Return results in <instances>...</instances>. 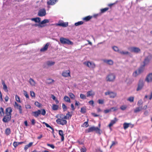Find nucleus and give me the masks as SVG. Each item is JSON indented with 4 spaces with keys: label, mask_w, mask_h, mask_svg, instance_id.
Here are the masks:
<instances>
[{
    "label": "nucleus",
    "mask_w": 152,
    "mask_h": 152,
    "mask_svg": "<svg viewBox=\"0 0 152 152\" xmlns=\"http://www.w3.org/2000/svg\"><path fill=\"white\" fill-rule=\"evenodd\" d=\"M2 83L3 85L4 90L6 91H8L7 86L5 84L4 82V81L2 82Z\"/></svg>",
    "instance_id": "nucleus-32"
},
{
    "label": "nucleus",
    "mask_w": 152,
    "mask_h": 152,
    "mask_svg": "<svg viewBox=\"0 0 152 152\" xmlns=\"http://www.w3.org/2000/svg\"><path fill=\"white\" fill-rule=\"evenodd\" d=\"M95 131L96 133L100 135L102 131L98 127H96L94 126H92L89 128L86 131V132L89 133Z\"/></svg>",
    "instance_id": "nucleus-2"
},
{
    "label": "nucleus",
    "mask_w": 152,
    "mask_h": 152,
    "mask_svg": "<svg viewBox=\"0 0 152 152\" xmlns=\"http://www.w3.org/2000/svg\"><path fill=\"white\" fill-rule=\"evenodd\" d=\"M80 97L81 99H86V96L82 94H80Z\"/></svg>",
    "instance_id": "nucleus-45"
},
{
    "label": "nucleus",
    "mask_w": 152,
    "mask_h": 152,
    "mask_svg": "<svg viewBox=\"0 0 152 152\" xmlns=\"http://www.w3.org/2000/svg\"><path fill=\"white\" fill-rule=\"evenodd\" d=\"M62 107L64 111H66L67 110V107L66 106L64 103L62 104Z\"/></svg>",
    "instance_id": "nucleus-50"
},
{
    "label": "nucleus",
    "mask_w": 152,
    "mask_h": 152,
    "mask_svg": "<svg viewBox=\"0 0 152 152\" xmlns=\"http://www.w3.org/2000/svg\"><path fill=\"white\" fill-rule=\"evenodd\" d=\"M92 17V16L89 15L84 18L83 19L86 21H89Z\"/></svg>",
    "instance_id": "nucleus-27"
},
{
    "label": "nucleus",
    "mask_w": 152,
    "mask_h": 152,
    "mask_svg": "<svg viewBox=\"0 0 152 152\" xmlns=\"http://www.w3.org/2000/svg\"><path fill=\"white\" fill-rule=\"evenodd\" d=\"M89 126V124H88V120L87 121H86L85 122L83 125H82V126L83 127H88Z\"/></svg>",
    "instance_id": "nucleus-37"
},
{
    "label": "nucleus",
    "mask_w": 152,
    "mask_h": 152,
    "mask_svg": "<svg viewBox=\"0 0 152 152\" xmlns=\"http://www.w3.org/2000/svg\"><path fill=\"white\" fill-rule=\"evenodd\" d=\"M60 118H58L56 120V123L58 124L62 125L66 124L67 123V121L62 118L61 116L60 117Z\"/></svg>",
    "instance_id": "nucleus-7"
},
{
    "label": "nucleus",
    "mask_w": 152,
    "mask_h": 152,
    "mask_svg": "<svg viewBox=\"0 0 152 152\" xmlns=\"http://www.w3.org/2000/svg\"><path fill=\"white\" fill-rule=\"evenodd\" d=\"M126 108V107L125 105H122L120 107V109L122 110H124Z\"/></svg>",
    "instance_id": "nucleus-56"
},
{
    "label": "nucleus",
    "mask_w": 152,
    "mask_h": 152,
    "mask_svg": "<svg viewBox=\"0 0 152 152\" xmlns=\"http://www.w3.org/2000/svg\"><path fill=\"white\" fill-rule=\"evenodd\" d=\"M49 45V43H47L44 47L41 49L40 51L43 52L46 51L48 48Z\"/></svg>",
    "instance_id": "nucleus-22"
},
{
    "label": "nucleus",
    "mask_w": 152,
    "mask_h": 152,
    "mask_svg": "<svg viewBox=\"0 0 152 152\" xmlns=\"http://www.w3.org/2000/svg\"><path fill=\"white\" fill-rule=\"evenodd\" d=\"M58 105L55 104H53V106L52 107V109L53 110H56L58 109Z\"/></svg>",
    "instance_id": "nucleus-35"
},
{
    "label": "nucleus",
    "mask_w": 152,
    "mask_h": 152,
    "mask_svg": "<svg viewBox=\"0 0 152 152\" xmlns=\"http://www.w3.org/2000/svg\"><path fill=\"white\" fill-rule=\"evenodd\" d=\"M143 86L144 82L142 80H140L138 85V87L136 89V91H138L141 90Z\"/></svg>",
    "instance_id": "nucleus-12"
},
{
    "label": "nucleus",
    "mask_w": 152,
    "mask_h": 152,
    "mask_svg": "<svg viewBox=\"0 0 152 152\" xmlns=\"http://www.w3.org/2000/svg\"><path fill=\"white\" fill-rule=\"evenodd\" d=\"M115 77L114 74L110 73L106 77V80L107 81L113 82L115 80Z\"/></svg>",
    "instance_id": "nucleus-5"
},
{
    "label": "nucleus",
    "mask_w": 152,
    "mask_h": 152,
    "mask_svg": "<svg viewBox=\"0 0 152 152\" xmlns=\"http://www.w3.org/2000/svg\"><path fill=\"white\" fill-rule=\"evenodd\" d=\"M143 102L141 99L139 100L137 102V105L138 106H141V105L142 104Z\"/></svg>",
    "instance_id": "nucleus-46"
},
{
    "label": "nucleus",
    "mask_w": 152,
    "mask_h": 152,
    "mask_svg": "<svg viewBox=\"0 0 152 152\" xmlns=\"http://www.w3.org/2000/svg\"><path fill=\"white\" fill-rule=\"evenodd\" d=\"M117 121V119L116 118H115L114 120H112L110 123L108 125L109 127H110L112 126Z\"/></svg>",
    "instance_id": "nucleus-21"
},
{
    "label": "nucleus",
    "mask_w": 152,
    "mask_h": 152,
    "mask_svg": "<svg viewBox=\"0 0 152 152\" xmlns=\"http://www.w3.org/2000/svg\"><path fill=\"white\" fill-rule=\"evenodd\" d=\"M152 58V55H150L148 56L144 59L143 63V64L142 65V67H144L145 65L148 64L150 62V61Z\"/></svg>",
    "instance_id": "nucleus-6"
},
{
    "label": "nucleus",
    "mask_w": 152,
    "mask_h": 152,
    "mask_svg": "<svg viewBox=\"0 0 152 152\" xmlns=\"http://www.w3.org/2000/svg\"><path fill=\"white\" fill-rule=\"evenodd\" d=\"M111 111L110 108V109L106 110H104V113H107Z\"/></svg>",
    "instance_id": "nucleus-63"
},
{
    "label": "nucleus",
    "mask_w": 152,
    "mask_h": 152,
    "mask_svg": "<svg viewBox=\"0 0 152 152\" xmlns=\"http://www.w3.org/2000/svg\"><path fill=\"white\" fill-rule=\"evenodd\" d=\"M72 115L70 114V112H68V113L66 114V116L68 117V119L70 118Z\"/></svg>",
    "instance_id": "nucleus-58"
},
{
    "label": "nucleus",
    "mask_w": 152,
    "mask_h": 152,
    "mask_svg": "<svg viewBox=\"0 0 152 152\" xmlns=\"http://www.w3.org/2000/svg\"><path fill=\"white\" fill-rule=\"evenodd\" d=\"M130 51L131 52L137 53L140 51V49L138 48L132 47L130 48Z\"/></svg>",
    "instance_id": "nucleus-18"
},
{
    "label": "nucleus",
    "mask_w": 152,
    "mask_h": 152,
    "mask_svg": "<svg viewBox=\"0 0 152 152\" xmlns=\"http://www.w3.org/2000/svg\"><path fill=\"white\" fill-rule=\"evenodd\" d=\"M119 53L121 54L126 55L127 54L129 53V52L128 51H120L119 52Z\"/></svg>",
    "instance_id": "nucleus-49"
},
{
    "label": "nucleus",
    "mask_w": 152,
    "mask_h": 152,
    "mask_svg": "<svg viewBox=\"0 0 152 152\" xmlns=\"http://www.w3.org/2000/svg\"><path fill=\"white\" fill-rule=\"evenodd\" d=\"M105 95H109L110 97L111 98H113L115 97L117 95V94L115 92L108 91L105 93Z\"/></svg>",
    "instance_id": "nucleus-9"
},
{
    "label": "nucleus",
    "mask_w": 152,
    "mask_h": 152,
    "mask_svg": "<svg viewBox=\"0 0 152 152\" xmlns=\"http://www.w3.org/2000/svg\"><path fill=\"white\" fill-rule=\"evenodd\" d=\"M24 94L26 98H29V95L28 94L27 92L26 91H24Z\"/></svg>",
    "instance_id": "nucleus-55"
},
{
    "label": "nucleus",
    "mask_w": 152,
    "mask_h": 152,
    "mask_svg": "<svg viewBox=\"0 0 152 152\" xmlns=\"http://www.w3.org/2000/svg\"><path fill=\"white\" fill-rule=\"evenodd\" d=\"M145 80L148 83L152 81V73H150L147 75Z\"/></svg>",
    "instance_id": "nucleus-17"
},
{
    "label": "nucleus",
    "mask_w": 152,
    "mask_h": 152,
    "mask_svg": "<svg viewBox=\"0 0 152 152\" xmlns=\"http://www.w3.org/2000/svg\"><path fill=\"white\" fill-rule=\"evenodd\" d=\"M47 146L50 147L53 149H54L55 148L53 144H50L48 143L47 144Z\"/></svg>",
    "instance_id": "nucleus-60"
},
{
    "label": "nucleus",
    "mask_w": 152,
    "mask_h": 152,
    "mask_svg": "<svg viewBox=\"0 0 152 152\" xmlns=\"http://www.w3.org/2000/svg\"><path fill=\"white\" fill-rule=\"evenodd\" d=\"M25 108L26 109H30L31 108V106L29 104H26L25 105Z\"/></svg>",
    "instance_id": "nucleus-57"
},
{
    "label": "nucleus",
    "mask_w": 152,
    "mask_h": 152,
    "mask_svg": "<svg viewBox=\"0 0 152 152\" xmlns=\"http://www.w3.org/2000/svg\"><path fill=\"white\" fill-rule=\"evenodd\" d=\"M9 97L7 95L6 96L5 98V100L6 102H7L8 101Z\"/></svg>",
    "instance_id": "nucleus-64"
},
{
    "label": "nucleus",
    "mask_w": 152,
    "mask_h": 152,
    "mask_svg": "<svg viewBox=\"0 0 152 152\" xmlns=\"http://www.w3.org/2000/svg\"><path fill=\"white\" fill-rule=\"evenodd\" d=\"M13 145L16 148L19 145L18 142H14L13 144Z\"/></svg>",
    "instance_id": "nucleus-53"
},
{
    "label": "nucleus",
    "mask_w": 152,
    "mask_h": 152,
    "mask_svg": "<svg viewBox=\"0 0 152 152\" xmlns=\"http://www.w3.org/2000/svg\"><path fill=\"white\" fill-rule=\"evenodd\" d=\"M94 94H95L94 92L92 90L88 91L87 92V97H89L90 96H92L93 97Z\"/></svg>",
    "instance_id": "nucleus-24"
},
{
    "label": "nucleus",
    "mask_w": 152,
    "mask_h": 152,
    "mask_svg": "<svg viewBox=\"0 0 152 152\" xmlns=\"http://www.w3.org/2000/svg\"><path fill=\"white\" fill-rule=\"evenodd\" d=\"M64 100L66 102L70 103V100L69 97L67 96H65L64 98Z\"/></svg>",
    "instance_id": "nucleus-29"
},
{
    "label": "nucleus",
    "mask_w": 152,
    "mask_h": 152,
    "mask_svg": "<svg viewBox=\"0 0 152 152\" xmlns=\"http://www.w3.org/2000/svg\"><path fill=\"white\" fill-rule=\"evenodd\" d=\"M86 109L85 107H83L81 108L80 112L84 114L86 113Z\"/></svg>",
    "instance_id": "nucleus-43"
},
{
    "label": "nucleus",
    "mask_w": 152,
    "mask_h": 152,
    "mask_svg": "<svg viewBox=\"0 0 152 152\" xmlns=\"http://www.w3.org/2000/svg\"><path fill=\"white\" fill-rule=\"evenodd\" d=\"M68 22H64L63 21L60 20L58 21V23L56 24L57 26H59L63 27H66L68 26Z\"/></svg>",
    "instance_id": "nucleus-11"
},
{
    "label": "nucleus",
    "mask_w": 152,
    "mask_h": 152,
    "mask_svg": "<svg viewBox=\"0 0 152 152\" xmlns=\"http://www.w3.org/2000/svg\"><path fill=\"white\" fill-rule=\"evenodd\" d=\"M30 93H31V94H30L31 96H32L33 97H34L35 96V94L34 92L31 91Z\"/></svg>",
    "instance_id": "nucleus-62"
},
{
    "label": "nucleus",
    "mask_w": 152,
    "mask_h": 152,
    "mask_svg": "<svg viewBox=\"0 0 152 152\" xmlns=\"http://www.w3.org/2000/svg\"><path fill=\"white\" fill-rule=\"evenodd\" d=\"M143 70V68L141 67L139 68L137 71H136L133 74V75L134 77H136L138 75L142 72Z\"/></svg>",
    "instance_id": "nucleus-15"
},
{
    "label": "nucleus",
    "mask_w": 152,
    "mask_h": 152,
    "mask_svg": "<svg viewBox=\"0 0 152 152\" xmlns=\"http://www.w3.org/2000/svg\"><path fill=\"white\" fill-rule=\"evenodd\" d=\"M83 22L82 21H78L77 23H75V25L76 26H77L81 25H82L83 24Z\"/></svg>",
    "instance_id": "nucleus-41"
},
{
    "label": "nucleus",
    "mask_w": 152,
    "mask_h": 152,
    "mask_svg": "<svg viewBox=\"0 0 152 152\" xmlns=\"http://www.w3.org/2000/svg\"><path fill=\"white\" fill-rule=\"evenodd\" d=\"M58 133L59 135L61 136V141H63L64 140L63 131L62 130H59Z\"/></svg>",
    "instance_id": "nucleus-20"
},
{
    "label": "nucleus",
    "mask_w": 152,
    "mask_h": 152,
    "mask_svg": "<svg viewBox=\"0 0 152 152\" xmlns=\"http://www.w3.org/2000/svg\"><path fill=\"white\" fill-rule=\"evenodd\" d=\"M43 124L45 125L47 127L49 128L50 129H52L53 131H54V129L53 128H52V127H51L47 123H45V122H44L42 123Z\"/></svg>",
    "instance_id": "nucleus-34"
},
{
    "label": "nucleus",
    "mask_w": 152,
    "mask_h": 152,
    "mask_svg": "<svg viewBox=\"0 0 152 152\" xmlns=\"http://www.w3.org/2000/svg\"><path fill=\"white\" fill-rule=\"evenodd\" d=\"M5 111L6 115L4 117L2 121L6 123H8L11 120L12 109L11 107H7Z\"/></svg>",
    "instance_id": "nucleus-1"
},
{
    "label": "nucleus",
    "mask_w": 152,
    "mask_h": 152,
    "mask_svg": "<svg viewBox=\"0 0 152 152\" xmlns=\"http://www.w3.org/2000/svg\"><path fill=\"white\" fill-rule=\"evenodd\" d=\"M127 100L130 102H133L134 100V97L133 96L129 97L128 99Z\"/></svg>",
    "instance_id": "nucleus-44"
},
{
    "label": "nucleus",
    "mask_w": 152,
    "mask_h": 152,
    "mask_svg": "<svg viewBox=\"0 0 152 152\" xmlns=\"http://www.w3.org/2000/svg\"><path fill=\"white\" fill-rule=\"evenodd\" d=\"M32 21H34L36 23H40L41 21V18H36L31 19Z\"/></svg>",
    "instance_id": "nucleus-26"
},
{
    "label": "nucleus",
    "mask_w": 152,
    "mask_h": 152,
    "mask_svg": "<svg viewBox=\"0 0 152 152\" xmlns=\"http://www.w3.org/2000/svg\"><path fill=\"white\" fill-rule=\"evenodd\" d=\"M103 61L104 62L106 63L107 64L110 65H112L113 64V60H104Z\"/></svg>",
    "instance_id": "nucleus-23"
},
{
    "label": "nucleus",
    "mask_w": 152,
    "mask_h": 152,
    "mask_svg": "<svg viewBox=\"0 0 152 152\" xmlns=\"http://www.w3.org/2000/svg\"><path fill=\"white\" fill-rule=\"evenodd\" d=\"M50 21L48 19H44V20H42V22H41V24H45L46 23H48Z\"/></svg>",
    "instance_id": "nucleus-40"
},
{
    "label": "nucleus",
    "mask_w": 152,
    "mask_h": 152,
    "mask_svg": "<svg viewBox=\"0 0 152 152\" xmlns=\"http://www.w3.org/2000/svg\"><path fill=\"white\" fill-rule=\"evenodd\" d=\"M117 144H118V142L116 141H112V143L111 146H110V148H111L113 146Z\"/></svg>",
    "instance_id": "nucleus-48"
},
{
    "label": "nucleus",
    "mask_w": 152,
    "mask_h": 152,
    "mask_svg": "<svg viewBox=\"0 0 152 152\" xmlns=\"http://www.w3.org/2000/svg\"><path fill=\"white\" fill-rule=\"evenodd\" d=\"M111 110H113V111H115L118 110V108L116 107H112L110 108Z\"/></svg>",
    "instance_id": "nucleus-61"
},
{
    "label": "nucleus",
    "mask_w": 152,
    "mask_h": 152,
    "mask_svg": "<svg viewBox=\"0 0 152 152\" xmlns=\"http://www.w3.org/2000/svg\"><path fill=\"white\" fill-rule=\"evenodd\" d=\"M34 104L37 107L39 108H40L41 107L42 104L38 102H36L34 103Z\"/></svg>",
    "instance_id": "nucleus-39"
},
{
    "label": "nucleus",
    "mask_w": 152,
    "mask_h": 152,
    "mask_svg": "<svg viewBox=\"0 0 152 152\" xmlns=\"http://www.w3.org/2000/svg\"><path fill=\"white\" fill-rule=\"evenodd\" d=\"M109 9L108 7H106L101 10V13H104L108 10Z\"/></svg>",
    "instance_id": "nucleus-36"
},
{
    "label": "nucleus",
    "mask_w": 152,
    "mask_h": 152,
    "mask_svg": "<svg viewBox=\"0 0 152 152\" xmlns=\"http://www.w3.org/2000/svg\"><path fill=\"white\" fill-rule=\"evenodd\" d=\"M5 133L6 135H9L11 133L10 129L9 128H7L5 130Z\"/></svg>",
    "instance_id": "nucleus-30"
},
{
    "label": "nucleus",
    "mask_w": 152,
    "mask_h": 152,
    "mask_svg": "<svg viewBox=\"0 0 152 152\" xmlns=\"http://www.w3.org/2000/svg\"><path fill=\"white\" fill-rule=\"evenodd\" d=\"M4 114V110L2 107L0 108V116H2Z\"/></svg>",
    "instance_id": "nucleus-38"
},
{
    "label": "nucleus",
    "mask_w": 152,
    "mask_h": 152,
    "mask_svg": "<svg viewBox=\"0 0 152 152\" xmlns=\"http://www.w3.org/2000/svg\"><path fill=\"white\" fill-rule=\"evenodd\" d=\"M147 107V105H145L143 107L142 106H139V107H136L134 110V112L136 113L141 111L142 110H145L146 109Z\"/></svg>",
    "instance_id": "nucleus-8"
},
{
    "label": "nucleus",
    "mask_w": 152,
    "mask_h": 152,
    "mask_svg": "<svg viewBox=\"0 0 152 152\" xmlns=\"http://www.w3.org/2000/svg\"><path fill=\"white\" fill-rule=\"evenodd\" d=\"M38 15L40 17L44 16L46 15V11L45 9H42L39 10L38 13Z\"/></svg>",
    "instance_id": "nucleus-16"
},
{
    "label": "nucleus",
    "mask_w": 152,
    "mask_h": 152,
    "mask_svg": "<svg viewBox=\"0 0 152 152\" xmlns=\"http://www.w3.org/2000/svg\"><path fill=\"white\" fill-rule=\"evenodd\" d=\"M113 49L115 51L118 52L119 53L120 51L118 47L116 46H114L113 47Z\"/></svg>",
    "instance_id": "nucleus-47"
},
{
    "label": "nucleus",
    "mask_w": 152,
    "mask_h": 152,
    "mask_svg": "<svg viewBox=\"0 0 152 152\" xmlns=\"http://www.w3.org/2000/svg\"><path fill=\"white\" fill-rule=\"evenodd\" d=\"M55 63L54 62L51 61H48L47 62L46 64L48 66H51L53 65Z\"/></svg>",
    "instance_id": "nucleus-31"
},
{
    "label": "nucleus",
    "mask_w": 152,
    "mask_h": 152,
    "mask_svg": "<svg viewBox=\"0 0 152 152\" xmlns=\"http://www.w3.org/2000/svg\"><path fill=\"white\" fill-rule=\"evenodd\" d=\"M98 102L99 104H102L104 103V100L103 99H99L98 100Z\"/></svg>",
    "instance_id": "nucleus-52"
},
{
    "label": "nucleus",
    "mask_w": 152,
    "mask_h": 152,
    "mask_svg": "<svg viewBox=\"0 0 152 152\" xmlns=\"http://www.w3.org/2000/svg\"><path fill=\"white\" fill-rule=\"evenodd\" d=\"M88 103L90 105L94 106V101L93 100H91L88 102Z\"/></svg>",
    "instance_id": "nucleus-59"
},
{
    "label": "nucleus",
    "mask_w": 152,
    "mask_h": 152,
    "mask_svg": "<svg viewBox=\"0 0 152 152\" xmlns=\"http://www.w3.org/2000/svg\"><path fill=\"white\" fill-rule=\"evenodd\" d=\"M32 113L33 116L37 118L41 113L42 115H45L46 114V111L44 109L41 110H38L37 111L32 112Z\"/></svg>",
    "instance_id": "nucleus-3"
},
{
    "label": "nucleus",
    "mask_w": 152,
    "mask_h": 152,
    "mask_svg": "<svg viewBox=\"0 0 152 152\" xmlns=\"http://www.w3.org/2000/svg\"><path fill=\"white\" fill-rule=\"evenodd\" d=\"M29 83L32 86H35L36 84V83L34 80L31 78H30L29 79Z\"/></svg>",
    "instance_id": "nucleus-28"
},
{
    "label": "nucleus",
    "mask_w": 152,
    "mask_h": 152,
    "mask_svg": "<svg viewBox=\"0 0 152 152\" xmlns=\"http://www.w3.org/2000/svg\"><path fill=\"white\" fill-rule=\"evenodd\" d=\"M33 142H30L28 144L26 145L24 148V150L25 151H26L27 149L31 147L33 145Z\"/></svg>",
    "instance_id": "nucleus-25"
},
{
    "label": "nucleus",
    "mask_w": 152,
    "mask_h": 152,
    "mask_svg": "<svg viewBox=\"0 0 152 152\" xmlns=\"http://www.w3.org/2000/svg\"><path fill=\"white\" fill-rule=\"evenodd\" d=\"M83 64L90 68L93 69L95 67V64L90 61L85 62Z\"/></svg>",
    "instance_id": "nucleus-10"
},
{
    "label": "nucleus",
    "mask_w": 152,
    "mask_h": 152,
    "mask_svg": "<svg viewBox=\"0 0 152 152\" xmlns=\"http://www.w3.org/2000/svg\"><path fill=\"white\" fill-rule=\"evenodd\" d=\"M58 1V0H49L47 1V3L48 5H54Z\"/></svg>",
    "instance_id": "nucleus-19"
},
{
    "label": "nucleus",
    "mask_w": 152,
    "mask_h": 152,
    "mask_svg": "<svg viewBox=\"0 0 152 152\" xmlns=\"http://www.w3.org/2000/svg\"><path fill=\"white\" fill-rule=\"evenodd\" d=\"M69 95L72 99H74L75 97V95L72 93H69Z\"/></svg>",
    "instance_id": "nucleus-42"
},
{
    "label": "nucleus",
    "mask_w": 152,
    "mask_h": 152,
    "mask_svg": "<svg viewBox=\"0 0 152 152\" xmlns=\"http://www.w3.org/2000/svg\"><path fill=\"white\" fill-rule=\"evenodd\" d=\"M60 41L61 43L63 44H66L69 45H72L73 44V42L69 39L62 37L60 38Z\"/></svg>",
    "instance_id": "nucleus-4"
},
{
    "label": "nucleus",
    "mask_w": 152,
    "mask_h": 152,
    "mask_svg": "<svg viewBox=\"0 0 152 152\" xmlns=\"http://www.w3.org/2000/svg\"><path fill=\"white\" fill-rule=\"evenodd\" d=\"M130 123H125L123 124V126L124 128L125 129H127L129 126Z\"/></svg>",
    "instance_id": "nucleus-33"
},
{
    "label": "nucleus",
    "mask_w": 152,
    "mask_h": 152,
    "mask_svg": "<svg viewBox=\"0 0 152 152\" xmlns=\"http://www.w3.org/2000/svg\"><path fill=\"white\" fill-rule=\"evenodd\" d=\"M15 99L17 102H20V98L17 95H16L15 96Z\"/></svg>",
    "instance_id": "nucleus-54"
},
{
    "label": "nucleus",
    "mask_w": 152,
    "mask_h": 152,
    "mask_svg": "<svg viewBox=\"0 0 152 152\" xmlns=\"http://www.w3.org/2000/svg\"><path fill=\"white\" fill-rule=\"evenodd\" d=\"M14 107L19 110V113L22 114L23 113L22 107L21 105L18 104L16 102H15L14 105Z\"/></svg>",
    "instance_id": "nucleus-14"
},
{
    "label": "nucleus",
    "mask_w": 152,
    "mask_h": 152,
    "mask_svg": "<svg viewBox=\"0 0 152 152\" xmlns=\"http://www.w3.org/2000/svg\"><path fill=\"white\" fill-rule=\"evenodd\" d=\"M80 151L81 152H86L87 149L85 147H84L83 148H81Z\"/></svg>",
    "instance_id": "nucleus-51"
},
{
    "label": "nucleus",
    "mask_w": 152,
    "mask_h": 152,
    "mask_svg": "<svg viewBox=\"0 0 152 152\" xmlns=\"http://www.w3.org/2000/svg\"><path fill=\"white\" fill-rule=\"evenodd\" d=\"M62 75L64 77H70V71L69 70L64 71L62 73Z\"/></svg>",
    "instance_id": "nucleus-13"
}]
</instances>
